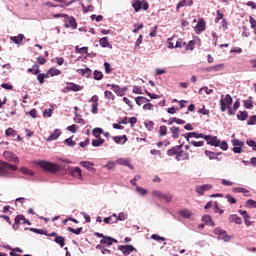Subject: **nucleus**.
<instances>
[{"instance_id": "41", "label": "nucleus", "mask_w": 256, "mask_h": 256, "mask_svg": "<svg viewBox=\"0 0 256 256\" xmlns=\"http://www.w3.org/2000/svg\"><path fill=\"white\" fill-rule=\"evenodd\" d=\"M48 73H50V77H56L57 75H61V70L57 68H50Z\"/></svg>"}, {"instance_id": "18", "label": "nucleus", "mask_w": 256, "mask_h": 256, "mask_svg": "<svg viewBox=\"0 0 256 256\" xmlns=\"http://www.w3.org/2000/svg\"><path fill=\"white\" fill-rule=\"evenodd\" d=\"M77 73L82 77H86V79L91 78V75H93V71L90 68L78 69Z\"/></svg>"}, {"instance_id": "19", "label": "nucleus", "mask_w": 256, "mask_h": 256, "mask_svg": "<svg viewBox=\"0 0 256 256\" xmlns=\"http://www.w3.org/2000/svg\"><path fill=\"white\" fill-rule=\"evenodd\" d=\"M178 213L183 219H191L193 217V212L189 209H181Z\"/></svg>"}, {"instance_id": "55", "label": "nucleus", "mask_w": 256, "mask_h": 256, "mask_svg": "<svg viewBox=\"0 0 256 256\" xmlns=\"http://www.w3.org/2000/svg\"><path fill=\"white\" fill-rule=\"evenodd\" d=\"M98 111H99V103H98V102H95L94 104H92L91 112H92L94 115H97Z\"/></svg>"}, {"instance_id": "21", "label": "nucleus", "mask_w": 256, "mask_h": 256, "mask_svg": "<svg viewBox=\"0 0 256 256\" xmlns=\"http://www.w3.org/2000/svg\"><path fill=\"white\" fill-rule=\"evenodd\" d=\"M204 153L206 157L209 158L210 160L216 159L217 161H219V155H221V152L215 153L210 150H206Z\"/></svg>"}, {"instance_id": "39", "label": "nucleus", "mask_w": 256, "mask_h": 256, "mask_svg": "<svg viewBox=\"0 0 256 256\" xmlns=\"http://www.w3.org/2000/svg\"><path fill=\"white\" fill-rule=\"evenodd\" d=\"M99 43H100V45L102 46V47H110L111 48V44L109 43V38H107V37H104V38H101L100 40H99Z\"/></svg>"}, {"instance_id": "1", "label": "nucleus", "mask_w": 256, "mask_h": 256, "mask_svg": "<svg viewBox=\"0 0 256 256\" xmlns=\"http://www.w3.org/2000/svg\"><path fill=\"white\" fill-rule=\"evenodd\" d=\"M29 229V231H32L33 233H36L37 235H46V237H55L54 241L59 245L60 247H65V237L58 236L57 233L51 232L49 233L45 229H37V228H26Z\"/></svg>"}, {"instance_id": "59", "label": "nucleus", "mask_w": 256, "mask_h": 256, "mask_svg": "<svg viewBox=\"0 0 256 256\" xmlns=\"http://www.w3.org/2000/svg\"><path fill=\"white\" fill-rule=\"evenodd\" d=\"M2 89H6V91H13V85L10 83H3L1 84Z\"/></svg>"}, {"instance_id": "49", "label": "nucleus", "mask_w": 256, "mask_h": 256, "mask_svg": "<svg viewBox=\"0 0 256 256\" xmlns=\"http://www.w3.org/2000/svg\"><path fill=\"white\" fill-rule=\"evenodd\" d=\"M246 207H248L250 209H256V201L253 199L247 200Z\"/></svg>"}, {"instance_id": "47", "label": "nucleus", "mask_w": 256, "mask_h": 256, "mask_svg": "<svg viewBox=\"0 0 256 256\" xmlns=\"http://www.w3.org/2000/svg\"><path fill=\"white\" fill-rule=\"evenodd\" d=\"M6 137H15L17 135V131L13 128L6 129Z\"/></svg>"}, {"instance_id": "30", "label": "nucleus", "mask_w": 256, "mask_h": 256, "mask_svg": "<svg viewBox=\"0 0 256 256\" xmlns=\"http://www.w3.org/2000/svg\"><path fill=\"white\" fill-rule=\"evenodd\" d=\"M105 143V139L103 138H96L92 140V146L93 147H101Z\"/></svg>"}, {"instance_id": "45", "label": "nucleus", "mask_w": 256, "mask_h": 256, "mask_svg": "<svg viewBox=\"0 0 256 256\" xmlns=\"http://www.w3.org/2000/svg\"><path fill=\"white\" fill-rule=\"evenodd\" d=\"M102 133H103V129L101 128H94L92 130V135H94L96 138H101Z\"/></svg>"}, {"instance_id": "7", "label": "nucleus", "mask_w": 256, "mask_h": 256, "mask_svg": "<svg viewBox=\"0 0 256 256\" xmlns=\"http://www.w3.org/2000/svg\"><path fill=\"white\" fill-rule=\"evenodd\" d=\"M207 29V24L205 23V19L199 18L196 26L194 27V31L196 35H200V33H203Z\"/></svg>"}, {"instance_id": "53", "label": "nucleus", "mask_w": 256, "mask_h": 256, "mask_svg": "<svg viewBox=\"0 0 256 256\" xmlns=\"http://www.w3.org/2000/svg\"><path fill=\"white\" fill-rule=\"evenodd\" d=\"M125 220H127V214H125L123 212L119 213L117 218H115L116 223H117V221H125Z\"/></svg>"}, {"instance_id": "52", "label": "nucleus", "mask_w": 256, "mask_h": 256, "mask_svg": "<svg viewBox=\"0 0 256 256\" xmlns=\"http://www.w3.org/2000/svg\"><path fill=\"white\" fill-rule=\"evenodd\" d=\"M159 135L160 137H165V135H167V126L165 125L160 126Z\"/></svg>"}, {"instance_id": "5", "label": "nucleus", "mask_w": 256, "mask_h": 256, "mask_svg": "<svg viewBox=\"0 0 256 256\" xmlns=\"http://www.w3.org/2000/svg\"><path fill=\"white\" fill-rule=\"evenodd\" d=\"M233 104V97H231L229 94H226L225 98H223V95L221 96L220 100V110L222 113H225L227 111V108L230 107Z\"/></svg>"}, {"instance_id": "12", "label": "nucleus", "mask_w": 256, "mask_h": 256, "mask_svg": "<svg viewBox=\"0 0 256 256\" xmlns=\"http://www.w3.org/2000/svg\"><path fill=\"white\" fill-rule=\"evenodd\" d=\"M211 189H213V185L204 184L202 186L196 187V193H198V195L202 196V195H205V191H211Z\"/></svg>"}, {"instance_id": "50", "label": "nucleus", "mask_w": 256, "mask_h": 256, "mask_svg": "<svg viewBox=\"0 0 256 256\" xmlns=\"http://www.w3.org/2000/svg\"><path fill=\"white\" fill-rule=\"evenodd\" d=\"M104 69L106 75L111 74V71H113V68H111V64L109 62H104Z\"/></svg>"}, {"instance_id": "57", "label": "nucleus", "mask_w": 256, "mask_h": 256, "mask_svg": "<svg viewBox=\"0 0 256 256\" xmlns=\"http://www.w3.org/2000/svg\"><path fill=\"white\" fill-rule=\"evenodd\" d=\"M190 145H193V147H203L205 145V141H191Z\"/></svg>"}, {"instance_id": "26", "label": "nucleus", "mask_w": 256, "mask_h": 256, "mask_svg": "<svg viewBox=\"0 0 256 256\" xmlns=\"http://www.w3.org/2000/svg\"><path fill=\"white\" fill-rule=\"evenodd\" d=\"M230 223H235L236 225H241V217L236 214H231L228 218Z\"/></svg>"}, {"instance_id": "58", "label": "nucleus", "mask_w": 256, "mask_h": 256, "mask_svg": "<svg viewBox=\"0 0 256 256\" xmlns=\"http://www.w3.org/2000/svg\"><path fill=\"white\" fill-rule=\"evenodd\" d=\"M21 172L24 173V175H35V172H33L32 170H29V168H25V167H22L21 168Z\"/></svg>"}, {"instance_id": "33", "label": "nucleus", "mask_w": 256, "mask_h": 256, "mask_svg": "<svg viewBox=\"0 0 256 256\" xmlns=\"http://www.w3.org/2000/svg\"><path fill=\"white\" fill-rule=\"evenodd\" d=\"M67 18H68L69 24H66V27L67 28L72 27L73 29H77V21L73 17L68 16Z\"/></svg>"}, {"instance_id": "46", "label": "nucleus", "mask_w": 256, "mask_h": 256, "mask_svg": "<svg viewBox=\"0 0 256 256\" xmlns=\"http://www.w3.org/2000/svg\"><path fill=\"white\" fill-rule=\"evenodd\" d=\"M195 49V40H190L188 44H186L185 51H193Z\"/></svg>"}, {"instance_id": "4", "label": "nucleus", "mask_w": 256, "mask_h": 256, "mask_svg": "<svg viewBox=\"0 0 256 256\" xmlns=\"http://www.w3.org/2000/svg\"><path fill=\"white\" fill-rule=\"evenodd\" d=\"M9 170L17 171V166L7 162L0 163V177H5V175H9Z\"/></svg>"}, {"instance_id": "27", "label": "nucleus", "mask_w": 256, "mask_h": 256, "mask_svg": "<svg viewBox=\"0 0 256 256\" xmlns=\"http://www.w3.org/2000/svg\"><path fill=\"white\" fill-rule=\"evenodd\" d=\"M61 135V130L56 129L54 132L48 137L47 141H55L59 139V136Z\"/></svg>"}, {"instance_id": "29", "label": "nucleus", "mask_w": 256, "mask_h": 256, "mask_svg": "<svg viewBox=\"0 0 256 256\" xmlns=\"http://www.w3.org/2000/svg\"><path fill=\"white\" fill-rule=\"evenodd\" d=\"M149 98H145L143 96H138L135 98V102L137 105H139V107H141V105H143L144 103H149Z\"/></svg>"}, {"instance_id": "56", "label": "nucleus", "mask_w": 256, "mask_h": 256, "mask_svg": "<svg viewBox=\"0 0 256 256\" xmlns=\"http://www.w3.org/2000/svg\"><path fill=\"white\" fill-rule=\"evenodd\" d=\"M177 153H178V150H177V148H175V146L167 151V155L169 157H173V155L177 156Z\"/></svg>"}, {"instance_id": "37", "label": "nucleus", "mask_w": 256, "mask_h": 256, "mask_svg": "<svg viewBox=\"0 0 256 256\" xmlns=\"http://www.w3.org/2000/svg\"><path fill=\"white\" fill-rule=\"evenodd\" d=\"M74 121L75 123H80L81 125H85V120L81 117V115L78 112H74Z\"/></svg>"}, {"instance_id": "63", "label": "nucleus", "mask_w": 256, "mask_h": 256, "mask_svg": "<svg viewBox=\"0 0 256 256\" xmlns=\"http://www.w3.org/2000/svg\"><path fill=\"white\" fill-rule=\"evenodd\" d=\"M53 115V109H45L43 111V117H51Z\"/></svg>"}, {"instance_id": "16", "label": "nucleus", "mask_w": 256, "mask_h": 256, "mask_svg": "<svg viewBox=\"0 0 256 256\" xmlns=\"http://www.w3.org/2000/svg\"><path fill=\"white\" fill-rule=\"evenodd\" d=\"M113 243H118V241L110 236H105L104 239L100 240V244L105 245L106 247H111Z\"/></svg>"}, {"instance_id": "34", "label": "nucleus", "mask_w": 256, "mask_h": 256, "mask_svg": "<svg viewBox=\"0 0 256 256\" xmlns=\"http://www.w3.org/2000/svg\"><path fill=\"white\" fill-rule=\"evenodd\" d=\"M117 165V161L113 162V161H108L106 165H104L103 167L105 169H108V171H113L115 169Z\"/></svg>"}, {"instance_id": "31", "label": "nucleus", "mask_w": 256, "mask_h": 256, "mask_svg": "<svg viewBox=\"0 0 256 256\" xmlns=\"http://www.w3.org/2000/svg\"><path fill=\"white\" fill-rule=\"evenodd\" d=\"M28 73H32V75H39L41 73V70L39 69V65L35 64L32 66V68L28 69Z\"/></svg>"}, {"instance_id": "2", "label": "nucleus", "mask_w": 256, "mask_h": 256, "mask_svg": "<svg viewBox=\"0 0 256 256\" xmlns=\"http://www.w3.org/2000/svg\"><path fill=\"white\" fill-rule=\"evenodd\" d=\"M38 165L44 169V171H48V173H57L59 169H61V166L57 163H51L47 161H40L38 162Z\"/></svg>"}, {"instance_id": "20", "label": "nucleus", "mask_w": 256, "mask_h": 256, "mask_svg": "<svg viewBox=\"0 0 256 256\" xmlns=\"http://www.w3.org/2000/svg\"><path fill=\"white\" fill-rule=\"evenodd\" d=\"M187 159H189V153L180 150L178 151L177 155H176V160L178 161H187Z\"/></svg>"}, {"instance_id": "60", "label": "nucleus", "mask_w": 256, "mask_h": 256, "mask_svg": "<svg viewBox=\"0 0 256 256\" xmlns=\"http://www.w3.org/2000/svg\"><path fill=\"white\" fill-rule=\"evenodd\" d=\"M104 223L111 225V223H117V221H115V219H113V216H109L104 218Z\"/></svg>"}, {"instance_id": "62", "label": "nucleus", "mask_w": 256, "mask_h": 256, "mask_svg": "<svg viewBox=\"0 0 256 256\" xmlns=\"http://www.w3.org/2000/svg\"><path fill=\"white\" fill-rule=\"evenodd\" d=\"M246 143H247V145H248L249 147H252V149H253L254 151H256V142H255V140H247Z\"/></svg>"}, {"instance_id": "17", "label": "nucleus", "mask_w": 256, "mask_h": 256, "mask_svg": "<svg viewBox=\"0 0 256 256\" xmlns=\"http://www.w3.org/2000/svg\"><path fill=\"white\" fill-rule=\"evenodd\" d=\"M25 216L24 215H17L14 219V224H12V228L14 229V231H17V229H19V224L21 223H25Z\"/></svg>"}, {"instance_id": "6", "label": "nucleus", "mask_w": 256, "mask_h": 256, "mask_svg": "<svg viewBox=\"0 0 256 256\" xmlns=\"http://www.w3.org/2000/svg\"><path fill=\"white\" fill-rule=\"evenodd\" d=\"M153 197H156L157 199H163L166 201V203H171L173 201V195L171 193H163L161 191L154 190L152 192Z\"/></svg>"}, {"instance_id": "48", "label": "nucleus", "mask_w": 256, "mask_h": 256, "mask_svg": "<svg viewBox=\"0 0 256 256\" xmlns=\"http://www.w3.org/2000/svg\"><path fill=\"white\" fill-rule=\"evenodd\" d=\"M68 231H70V233H74V235H81V232L83 231V227H80L77 229L68 227Z\"/></svg>"}, {"instance_id": "25", "label": "nucleus", "mask_w": 256, "mask_h": 256, "mask_svg": "<svg viewBox=\"0 0 256 256\" xmlns=\"http://www.w3.org/2000/svg\"><path fill=\"white\" fill-rule=\"evenodd\" d=\"M81 167H84V169H87L88 171L95 172V168H93V163L89 161H81L80 162Z\"/></svg>"}, {"instance_id": "36", "label": "nucleus", "mask_w": 256, "mask_h": 256, "mask_svg": "<svg viewBox=\"0 0 256 256\" xmlns=\"http://www.w3.org/2000/svg\"><path fill=\"white\" fill-rule=\"evenodd\" d=\"M93 79H95V81H101V79H103V72L99 70H94Z\"/></svg>"}, {"instance_id": "43", "label": "nucleus", "mask_w": 256, "mask_h": 256, "mask_svg": "<svg viewBox=\"0 0 256 256\" xmlns=\"http://www.w3.org/2000/svg\"><path fill=\"white\" fill-rule=\"evenodd\" d=\"M192 139H205L206 135L198 132H190Z\"/></svg>"}, {"instance_id": "15", "label": "nucleus", "mask_w": 256, "mask_h": 256, "mask_svg": "<svg viewBox=\"0 0 256 256\" xmlns=\"http://www.w3.org/2000/svg\"><path fill=\"white\" fill-rule=\"evenodd\" d=\"M119 251L123 252V255H130L133 251H136L133 245H121L118 247Z\"/></svg>"}, {"instance_id": "64", "label": "nucleus", "mask_w": 256, "mask_h": 256, "mask_svg": "<svg viewBox=\"0 0 256 256\" xmlns=\"http://www.w3.org/2000/svg\"><path fill=\"white\" fill-rule=\"evenodd\" d=\"M247 125H256V115L250 117L249 121L247 122Z\"/></svg>"}, {"instance_id": "11", "label": "nucleus", "mask_w": 256, "mask_h": 256, "mask_svg": "<svg viewBox=\"0 0 256 256\" xmlns=\"http://www.w3.org/2000/svg\"><path fill=\"white\" fill-rule=\"evenodd\" d=\"M117 165H123L124 167H128L133 170L135 167L131 164V160L129 158H118L116 160Z\"/></svg>"}, {"instance_id": "14", "label": "nucleus", "mask_w": 256, "mask_h": 256, "mask_svg": "<svg viewBox=\"0 0 256 256\" xmlns=\"http://www.w3.org/2000/svg\"><path fill=\"white\" fill-rule=\"evenodd\" d=\"M70 174L72 177H75L76 179H80V181H83V174L79 167L70 168Z\"/></svg>"}, {"instance_id": "13", "label": "nucleus", "mask_w": 256, "mask_h": 256, "mask_svg": "<svg viewBox=\"0 0 256 256\" xmlns=\"http://www.w3.org/2000/svg\"><path fill=\"white\" fill-rule=\"evenodd\" d=\"M66 91H83V86L79 85V84H75L73 82H67L66 83Z\"/></svg>"}, {"instance_id": "8", "label": "nucleus", "mask_w": 256, "mask_h": 256, "mask_svg": "<svg viewBox=\"0 0 256 256\" xmlns=\"http://www.w3.org/2000/svg\"><path fill=\"white\" fill-rule=\"evenodd\" d=\"M204 139L207 141V145L212 147H219L221 145V140L217 139V136L206 135Z\"/></svg>"}, {"instance_id": "38", "label": "nucleus", "mask_w": 256, "mask_h": 256, "mask_svg": "<svg viewBox=\"0 0 256 256\" xmlns=\"http://www.w3.org/2000/svg\"><path fill=\"white\" fill-rule=\"evenodd\" d=\"M249 117V113L247 111H240V114H237V119L239 121H245Z\"/></svg>"}, {"instance_id": "10", "label": "nucleus", "mask_w": 256, "mask_h": 256, "mask_svg": "<svg viewBox=\"0 0 256 256\" xmlns=\"http://www.w3.org/2000/svg\"><path fill=\"white\" fill-rule=\"evenodd\" d=\"M3 157L6 159V161H12V163H19V157L15 155V153L11 151H5L3 153Z\"/></svg>"}, {"instance_id": "42", "label": "nucleus", "mask_w": 256, "mask_h": 256, "mask_svg": "<svg viewBox=\"0 0 256 256\" xmlns=\"http://www.w3.org/2000/svg\"><path fill=\"white\" fill-rule=\"evenodd\" d=\"M232 145L233 147H244L245 146V142L239 139H233L232 140Z\"/></svg>"}, {"instance_id": "61", "label": "nucleus", "mask_w": 256, "mask_h": 256, "mask_svg": "<svg viewBox=\"0 0 256 256\" xmlns=\"http://www.w3.org/2000/svg\"><path fill=\"white\" fill-rule=\"evenodd\" d=\"M214 235H218V237H221V235H225V230H223L221 228H216L214 230Z\"/></svg>"}, {"instance_id": "24", "label": "nucleus", "mask_w": 256, "mask_h": 256, "mask_svg": "<svg viewBox=\"0 0 256 256\" xmlns=\"http://www.w3.org/2000/svg\"><path fill=\"white\" fill-rule=\"evenodd\" d=\"M202 221L205 223V225H210V227H215V222L213 221V218L211 215H204L202 217Z\"/></svg>"}, {"instance_id": "35", "label": "nucleus", "mask_w": 256, "mask_h": 256, "mask_svg": "<svg viewBox=\"0 0 256 256\" xmlns=\"http://www.w3.org/2000/svg\"><path fill=\"white\" fill-rule=\"evenodd\" d=\"M104 97L105 99H107L108 101H115V95L113 94V92L106 90L104 92Z\"/></svg>"}, {"instance_id": "22", "label": "nucleus", "mask_w": 256, "mask_h": 256, "mask_svg": "<svg viewBox=\"0 0 256 256\" xmlns=\"http://www.w3.org/2000/svg\"><path fill=\"white\" fill-rule=\"evenodd\" d=\"M25 39V35L19 34L18 36H12L10 37V41H13L16 45H21L23 43V40Z\"/></svg>"}, {"instance_id": "3", "label": "nucleus", "mask_w": 256, "mask_h": 256, "mask_svg": "<svg viewBox=\"0 0 256 256\" xmlns=\"http://www.w3.org/2000/svg\"><path fill=\"white\" fill-rule=\"evenodd\" d=\"M132 7L135 13H139L141 9H143V11H147L149 9V2H147V0H134Z\"/></svg>"}, {"instance_id": "9", "label": "nucleus", "mask_w": 256, "mask_h": 256, "mask_svg": "<svg viewBox=\"0 0 256 256\" xmlns=\"http://www.w3.org/2000/svg\"><path fill=\"white\" fill-rule=\"evenodd\" d=\"M107 87H111L112 91L116 93L119 97H123L125 93L127 92V87L121 88L119 85L115 84H107Z\"/></svg>"}, {"instance_id": "32", "label": "nucleus", "mask_w": 256, "mask_h": 256, "mask_svg": "<svg viewBox=\"0 0 256 256\" xmlns=\"http://www.w3.org/2000/svg\"><path fill=\"white\" fill-rule=\"evenodd\" d=\"M233 192L234 193H244V195L246 197H251V194H248L249 193V190L245 189V188H241V187H238V188H234L233 189Z\"/></svg>"}, {"instance_id": "23", "label": "nucleus", "mask_w": 256, "mask_h": 256, "mask_svg": "<svg viewBox=\"0 0 256 256\" xmlns=\"http://www.w3.org/2000/svg\"><path fill=\"white\" fill-rule=\"evenodd\" d=\"M223 67H225L224 64H218L215 66H210L204 69V71H207L208 73H211V71L217 72V71H221L223 69Z\"/></svg>"}, {"instance_id": "28", "label": "nucleus", "mask_w": 256, "mask_h": 256, "mask_svg": "<svg viewBox=\"0 0 256 256\" xmlns=\"http://www.w3.org/2000/svg\"><path fill=\"white\" fill-rule=\"evenodd\" d=\"M170 131L172 133V138L173 139H178L179 138V133H181V130L177 126H172L170 128Z\"/></svg>"}, {"instance_id": "54", "label": "nucleus", "mask_w": 256, "mask_h": 256, "mask_svg": "<svg viewBox=\"0 0 256 256\" xmlns=\"http://www.w3.org/2000/svg\"><path fill=\"white\" fill-rule=\"evenodd\" d=\"M136 191L137 193H139L140 195H142V197H145V195H147V189H144L143 187H136Z\"/></svg>"}, {"instance_id": "44", "label": "nucleus", "mask_w": 256, "mask_h": 256, "mask_svg": "<svg viewBox=\"0 0 256 256\" xmlns=\"http://www.w3.org/2000/svg\"><path fill=\"white\" fill-rule=\"evenodd\" d=\"M94 9H95V7H93V5L85 6V4H82V11H83V13L93 12Z\"/></svg>"}, {"instance_id": "51", "label": "nucleus", "mask_w": 256, "mask_h": 256, "mask_svg": "<svg viewBox=\"0 0 256 256\" xmlns=\"http://www.w3.org/2000/svg\"><path fill=\"white\" fill-rule=\"evenodd\" d=\"M244 107L245 109H253V101L251 100V97L244 101Z\"/></svg>"}, {"instance_id": "40", "label": "nucleus", "mask_w": 256, "mask_h": 256, "mask_svg": "<svg viewBox=\"0 0 256 256\" xmlns=\"http://www.w3.org/2000/svg\"><path fill=\"white\" fill-rule=\"evenodd\" d=\"M187 46V42L183 41V39L179 38L176 43H175V47L176 49L179 48V49H183V47H186Z\"/></svg>"}]
</instances>
